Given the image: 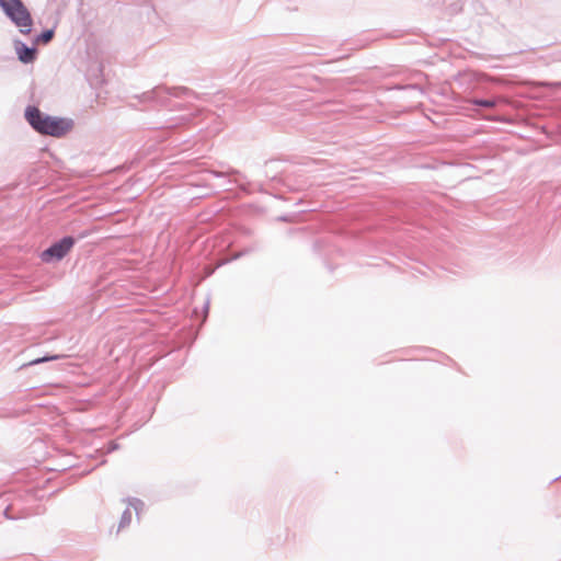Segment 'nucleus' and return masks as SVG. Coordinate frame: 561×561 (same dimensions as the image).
<instances>
[{
    "instance_id": "f257e3e1",
    "label": "nucleus",
    "mask_w": 561,
    "mask_h": 561,
    "mask_svg": "<svg viewBox=\"0 0 561 561\" xmlns=\"http://www.w3.org/2000/svg\"><path fill=\"white\" fill-rule=\"evenodd\" d=\"M25 118L38 133L54 137H61L72 128L71 121L43 115L35 106L26 108Z\"/></svg>"
},
{
    "instance_id": "f03ea898",
    "label": "nucleus",
    "mask_w": 561,
    "mask_h": 561,
    "mask_svg": "<svg viewBox=\"0 0 561 561\" xmlns=\"http://www.w3.org/2000/svg\"><path fill=\"white\" fill-rule=\"evenodd\" d=\"M0 7L23 34L32 30V16L21 0H0Z\"/></svg>"
},
{
    "instance_id": "7ed1b4c3",
    "label": "nucleus",
    "mask_w": 561,
    "mask_h": 561,
    "mask_svg": "<svg viewBox=\"0 0 561 561\" xmlns=\"http://www.w3.org/2000/svg\"><path fill=\"white\" fill-rule=\"evenodd\" d=\"M75 239L72 237H65L60 241L54 243L48 249L42 252L41 259L44 262L64 259L72 249Z\"/></svg>"
},
{
    "instance_id": "20e7f679",
    "label": "nucleus",
    "mask_w": 561,
    "mask_h": 561,
    "mask_svg": "<svg viewBox=\"0 0 561 561\" xmlns=\"http://www.w3.org/2000/svg\"><path fill=\"white\" fill-rule=\"evenodd\" d=\"M16 51H18V55H19V59L22 61V62H31L34 60L35 58V49L34 48H30L25 45H21L16 48Z\"/></svg>"
},
{
    "instance_id": "39448f33",
    "label": "nucleus",
    "mask_w": 561,
    "mask_h": 561,
    "mask_svg": "<svg viewBox=\"0 0 561 561\" xmlns=\"http://www.w3.org/2000/svg\"><path fill=\"white\" fill-rule=\"evenodd\" d=\"M53 36H54V32L53 31H50V30L49 31H45V32H43L41 34L39 41H42L44 44H46V43L51 41Z\"/></svg>"
},
{
    "instance_id": "423d86ee",
    "label": "nucleus",
    "mask_w": 561,
    "mask_h": 561,
    "mask_svg": "<svg viewBox=\"0 0 561 561\" xmlns=\"http://www.w3.org/2000/svg\"><path fill=\"white\" fill-rule=\"evenodd\" d=\"M58 358H60L59 355H55V356H50V357H43V358L34 359L30 364L35 365V364H39V363L47 362V360L58 359Z\"/></svg>"
},
{
    "instance_id": "0eeeda50",
    "label": "nucleus",
    "mask_w": 561,
    "mask_h": 561,
    "mask_svg": "<svg viewBox=\"0 0 561 561\" xmlns=\"http://www.w3.org/2000/svg\"><path fill=\"white\" fill-rule=\"evenodd\" d=\"M474 104L484 106V107H493L495 105V102L493 100H481V101H474Z\"/></svg>"
}]
</instances>
